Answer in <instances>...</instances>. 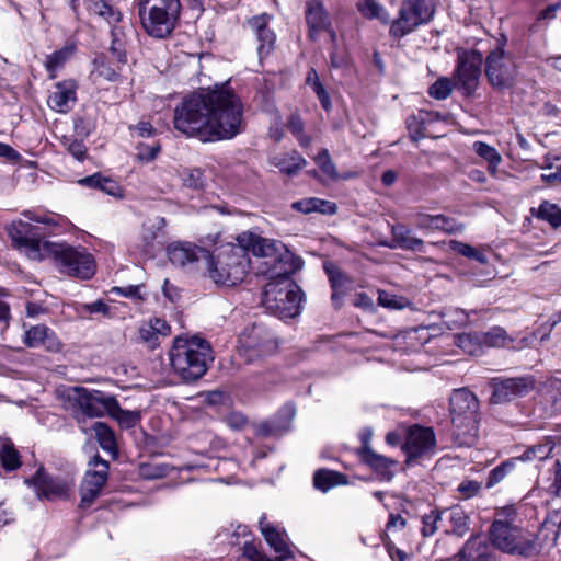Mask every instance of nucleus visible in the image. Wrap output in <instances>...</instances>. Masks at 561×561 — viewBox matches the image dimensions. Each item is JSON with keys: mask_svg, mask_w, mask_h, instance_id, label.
<instances>
[{"mask_svg": "<svg viewBox=\"0 0 561 561\" xmlns=\"http://www.w3.org/2000/svg\"><path fill=\"white\" fill-rule=\"evenodd\" d=\"M173 124L204 142L232 139L243 129V104L227 84L199 89L175 107Z\"/></svg>", "mask_w": 561, "mask_h": 561, "instance_id": "obj_1", "label": "nucleus"}, {"mask_svg": "<svg viewBox=\"0 0 561 561\" xmlns=\"http://www.w3.org/2000/svg\"><path fill=\"white\" fill-rule=\"evenodd\" d=\"M238 245L218 254L216 260L210 256V263H206L209 277L219 285L236 286L248 274L251 265L249 252L259 259H263V267L267 264L282 261L280 252L283 243L276 240L262 238L254 233L243 232L238 237Z\"/></svg>", "mask_w": 561, "mask_h": 561, "instance_id": "obj_2", "label": "nucleus"}, {"mask_svg": "<svg viewBox=\"0 0 561 561\" xmlns=\"http://www.w3.org/2000/svg\"><path fill=\"white\" fill-rule=\"evenodd\" d=\"M280 259L272 262L266 267L259 266V273L268 277L264 287L263 305L271 313L280 319L295 318L300 313L301 290L290 279L289 266L290 253L283 243Z\"/></svg>", "mask_w": 561, "mask_h": 561, "instance_id": "obj_3", "label": "nucleus"}, {"mask_svg": "<svg viewBox=\"0 0 561 561\" xmlns=\"http://www.w3.org/2000/svg\"><path fill=\"white\" fill-rule=\"evenodd\" d=\"M173 374L190 383L201 379L214 360L210 344L198 336H176L168 353Z\"/></svg>", "mask_w": 561, "mask_h": 561, "instance_id": "obj_4", "label": "nucleus"}, {"mask_svg": "<svg viewBox=\"0 0 561 561\" xmlns=\"http://www.w3.org/2000/svg\"><path fill=\"white\" fill-rule=\"evenodd\" d=\"M134 7L144 32L157 39L173 33L182 10L180 0H134Z\"/></svg>", "mask_w": 561, "mask_h": 561, "instance_id": "obj_5", "label": "nucleus"}, {"mask_svg": "<svg viewBox=\"0 0 561 561\" xmlns=\"http://www.w3.org/2000/svg\"><path fill=\"white\" fill-rule=\"evenodd\" d=\"M388 444L400 445L405 462L431 457L436 449V436L432 427L414 424L400 426L396 432L388 433Z\"/></svg>", "mask_w": 561, "mask_h": 561, "instance_id": "obj_6", "label": "nucleus"}, {"mask_svg": "<svg viewBox=\"0 0 561 561\" xmlns=\"http://www.w3.org/2000/svg\"><path fill=\"white\" fill-rule=\"evenodd\" d=\"M490 538L494 547L506 553L530 556L538 550V545L533 534L511 524L506 519H494L490 528Z\"/></svg>", "mask_w": 561, "mask_h": 561, "instance_id": "obj_7", "label": "nucleus"}, {"mask_svg": "<svg viewBox=\"0 0 561 561\" xmlns=\"http://www.w3.org/2000/svg\"><path fill=\"white\" fill-rule=\"evenodd\" d=\"M53 259L62 273L88 279L93 276L95 265L93 257L85 250L49 241L43 255V260Z\"/></svg>", "mask_w": 561, "mask_h": 561, "instance_id": "obj_8", "label": "nucleus"}, {"mask_svg": "<svg viewBox=\"0 0 561 561\" xmlns=\"http://www.w3.org/2000/svg\"><path fill=\"white\" fill-rule=\"evenodd\" d=\"M278 347L274 333L264 324L245 328L239 337V353L248 362L272 355Z\"/></svg>", "mask_w": 561, "mask_h": 561, "instance_id": "obj_9", "label": "nucleus"}, {"mask_svg": "<svg viewBox=\"0 0 561 561\" xmlns=\"http://www.w3.org/2000/svg\"><path fill=\"white\" fill-rule=\"evenodd\" d=\"M68 404L81 413L78 422L84 417H101L107 408L115 407V398L98 390H88L83 387H71L66 391Z\"/></svg>", "mask_w": 561, "mask_h": 561, "instance_id": "obj_10", "label": "nucleus"}, {"mask_svg": "<svg viewBox=\"0 0 561 561\" xmlns=\"http://www.w3.org/2000/svg\"><path fill=\"white\" fill-rule=\"evenodd\" d=\"M434 7L430 0H404L399 10V16L390 27L394 37H403L419 25L430 22Z\"/></svg>", "mask_w": 561, "mask_h": 561, "instance_id": "obj_11", "label": "nucleus"}, {"mask_svg": "<svg viewBox=\"0 0 561 561\" xmlns=\"http://www.w3.org/2000/svg\"><path fill=\"white\" fill-rule=\"evenodd\" d=\"M450 415L453 425L459 430V435L469 433L474 435L479 402L468 389L454 390L450 396Z\"/></svg>", "mask_w": 561, "mask_h": 561, "instance_id": "obj_12", "label": "nucleus"}, {"mask_svg": "<svg viewBox=\"0 0 561 561\" xmlns=\"http://www.w3.org/2000/svg\"><path fill=\"white\" fill-rule=\"evenodd\" d=\"M14 248L23 252L30 260L42 261L47 240L37 238L36 228L22 220L12 221L7 228Z\"/></svg>", "mask_w": 561, "mask_h": 561, "instance_id": "obj_13", "label": "nucleus"}, {"mask_svg": "<svg viewBox=\"0 0 561 561\" xmlns=\"http://www.w3.org/2000/svg\"><path fill=\"white\" fill-rule=\"evenodd\" d=\"M517 73L516 65L503 47L492 50L486 58L485 75L490 84L499 90L513 85Z\"/></svg>", "mask_w": 561, "mask_h": 561, "instance_id": "obj_14", "label": "nucleus"}, {"mask_svg": "<svg viewBox=\"0 0 561 561\" xmlns=\"http://www.w3.org/2000/svg\"><path fill=\"white\" fill-rule=\"evenodd\" d=\"M89 466L94 467V469H89L85 472L83 481L80 486V506L89 507L95 501V499L100 495L101 490L105 485L108 478V468L110 465L106 460L102 459L100 456H95L90 462Z\"/></svg>", "mask_w": 561, "mask_h": 561, "instance_id": "obj_15", "label": "nucleus"}, {"mask_svg": "<svg viewBox=\"0 0 561 561\" xmlns=\"http://www.w3.org/2000/svg\"><path fill=\"white\" fill-rule=\"evenodd\" d=\"M493 389L491 401L493 403H505L515 398L528 394L535 388V379L530 376L516 378H494L491 381Z\"/></svg>", "mask_w": 561, "mask_h": 561, "instance_id": "obj_16", "label": "nucleus"}, {"mask_svg": "<svg viewBox=\"0 0 561 561\" xmlns=\"http://www.w3.org/2000/svg\"><path fill=\"white\" fill-rule=\"evenodd\" d=\"M481 75V58L474 53H465L458 57L455 72V85L466 95L472 94L478 85Z\"/></svg>", "mask_w": 561, "mask_h": 561, "instance_id": "obj_17", "label": "nucleus"}, {"mask_svg": "<svg viewBox=\"0 0 561 561\" xmlns=\"http://www.w3.org/2000/svg\"><path fill=\"white\" fill-rule=\"evenodd\" d=\"M38 496L47 500L66 499L73 489L70 478L50 477L39 469L33 478Z\"/></svg>", "mask_w": 561, "mask_h": 561, "instance_id": "obj_18", "label": "nucleus"}, {"mask_svg": "<svg viewBox=\"0 0 561 561\" xmlns=\"http://www.w3.org/2000/svg\"><path fill=\"white\" fill-rule=\"evenodd\" d=\"M170 262L174 265L186 266L192 264L210 263V253L204 248L188 242H173L167 248Z\"/></svg>", "mask_w": 561, "mask_h": 561, "instance_id": "obj_19", "label": "nucleus"}, {"mask_svg": "<svg viewBox=\"0 0 561 561\" xmlns=\"http://www.w3.org/2000/svg\"><path fill=\"white\" fill-rule=\"evenodd\" d=\"M77 89L73 80L56 83L47 98L48 107L60 114L70 112L77 102Z\"/></svg>", "mask_w": 561, "mask_h": 561, "instance_id": "obj_20", "label": "nucleus"}, {"mask_svg": "<svg viewBox=\"0 0 561 561\" xmlns=\"http://www.w3.org/2000/svg\"><path fill=\"white\" fill-rule=\"evenodd\" d=\"M259 526L265 541L278 556L277 558L279 561L289 559L294 556L293 550L287 542V534L284 529L268 523L265 516L261 517Z\"/></svg>", "mask_w": 561, "mask_h": 561, "instance_id": "obj_21", "label": "nucleus"}, {"mask_svg": "<svg viewBox=\"0 0 561 561\" xmlns=\"http://www.w3.org/2000/svg\"><path fill=\"white\" fill-rule=\"evenodd\" d=\"M171 333V328L165 320L161 318H150L142 321L138 328L140 341L147 347L154 350L160 344V339Z\"/></svg>", "mask_w": 561, "mask_h": 561, "instance_id": "obj_22", "label": "nucleus"}, {"mask_svg": "<svg viewBox=\"0 0 561 561\" xmlns=\"http://www.w3.org/2000/svg\"><path fill=\"white\" fill-rule=\"evenodd\" d=\"M270 19L267 14H261L248 21L260 42L257 47L260 58L267 56L273 50L276 41L275 33L268 28Z\"/></svg>", "mask_w": 561, "mask_h": 561, "instance_id": "obj_23", "label": "nucleus"}, {"mask_svg": "<svg viewBox=\"0 0 561 561\" xmlns=\"http://www.w3.org/2000/svg\"><path fill=\"white\" fill-rule=\"evenodd\" d=\"M323 268L333 290L332 301L335 307H340L342 296L351 289L353 282L332 262H325Z\"/></svg>", "mask_w": 561, "mask_h": 561, "instance_id": "obj_24", "label": "nucleus"}, {"mask_svg": "<svg viewBox=\"0 0 561 561\" xmlns=\"http://www.w3.org/2000/svg\"><path fill=\"white\" fill-rule=\"evenodd\" d=\"M459 561H492V548L481 536H472L458 553Z\"/></svg>", "mask_w": 561, "mask_h": 561, "instance_id": "obj_25", "label": "nucleus"}, {"mask_svg": "<svg viewBox=\"0 0 561 561\" xmlns=\"http://www.w3.org/2000/svg\"><path fill=\"white\" fill-rule=\"evenodd\" d=\"M469 517L460 506L443 510V526L447 534L458 537L465 536L469 530Z\"/></svg>", "mask_w": 561, "mask_h": 561, "instance_id": "obj_26", "label": "nucleus"}, {"mask_svg": "<svg viewBox=\"0 0 561 561\" xmlns=\"http://www.w3.org/2000/svg\"><path fill=\"white\" fill-rule=\"evenodd\" d=\"M306 20L309 26L310 37L313 39L319 32L327 30L330 25L329 16L320 0H310L307 2Z\"/></svg>", "mask_w": 561, "mask_h": 561, "instance_id": "obj_27", "label": "nucleus"}, {"mask_svg": "<svg viewBox=\"0 0 561 561\" xmlns=\"http://www.w3.org/2000/svg\"><path fill=\"white\" fill-rule=\"evenodd\" d=\"M388 247L412 251H422L423 241L412 236L411 230L405 226L396 225L392 227V243H388Z\"/></svg>", "mask_w": 561, "mask_h": 561, "instance_id": "obj_28", "label": "nucleus"}, {"mask_svg": "<svg viewBox=\"0 0 561 561\" xmlns=\"http://www.w3.org/2000/svg\"><path fill=\"white\" fill-rule=\"evenodd\" d=\"M25 344L30 347L45 345L50 348L55 345V335L46 325H34L25 331Z\"/></svg>", "mask_w": 561, "mask_h": 561, "instance_id": "obj_29", "label": "nucleus"}, {"mask_svg": "<svg viewBox=\"0 0 561 561\" xmlns=\"http://www.w3.org/2000/svg\"><path fill=\"white\" fill-rule=\"evenodd\" d=\"M271 163L288 175L296 174L306 164V160L296 151L273 157Z\"/></svg>", "mask_w": 561, "mask_h": 561, "instance_id": "obj_30", "label": "nucleus"}, {"mask_svg": "<svg viewBox=\"0 0 561 561\" xmlns=\"http://www.w3.org/2000/svg\"><path fill=\"white\" fill-rule=\"evenodd\" d=\"M557 444V437L546 436L539 444L528 447L519 459L523 461L545 460L551 455Z\"/></svg>", "mask_w": 561, "mask_h": 561, "instance_id": "obj_31", "label": "nucleus"}, {"mask_svg": "<svg viewBox=\"0 0 561 561\" xmlns=\"http://www.w3.org/2000/svg\"><path fill=\"white\" fill-rule=\"evenodd\" d=\"M472 150L481 159L488 162V170L494 176L496 175L497 168L502 162V157L499 151L483 141H474L472 144Z\"/></svg>", "mask_w": 561, "mask_h": 561, "instance_id": "obj_32", "label": "nucleus"}, {"mask_svg": "<svg viewBox=\"0 0 561 561\" xmlns=\"http://www.w3.org/2000/svg\"><path fill=\"white\" fill-rule=\"evenodd\" d=\"M369 436L370 433L362 434L363 447L358 450V456L374 471L382 474L386 468V459L383 456L374 453L368 446Z\"/></svg>", "mask_w": 561, "mask_h": 561, "instance_id": "obj_33", "label": "nucleus"}, {"mask_svg": "<svg viewBox=\"0 0 561 561\" xmlns=\"http://www.w3.org/2000/svg\"><path fill=\"white\" fill-rule=\"evenodd\" d=\"M80 183L90 186L100 188L102 192L106 193L107 195L114 196V197H122V187L119 184L110 179L104 178L100 174H93L91 176H87L80 181Z\"/></svg>", "mask_w": 561, "mask_h": 561, "instance_id": "obj_34", "label": "nucleus"}, {"mask_svg": "<svg viewBox=\"0 0 561 561\" xmlns=\"http://www.w3.org/2000/svg\"><path fill=\"white\" fill-rule=\"evenodd\" d=\"M296 415V409L293 404H285L277 413L274 421L268 424V433L283 434L290 428L291 422Z\"/></svg>", "mask_w": 561, "mask_h": 561, "instance_id": "obj_35", "label": "nucleus"}, {"mask_svg": "<svg viewBox=\"0 0 561 561\" xmlns=\"http://www.w3.org/2000/svg\"><path fill=\"white\" fill-rule=\"evenodd\" d=\"M542 170L549 171L541 174V180L547 184L561 183V156L547 154L540 164Z\"/></svg>", "mask_w": 561, "mask_h": 561, "instance_id": "obj_36", "label": "nucleus"}, {"mask_svg": "<svg viewBox=\"0 0 561 561\" xmlns=\"http://www.w3.org/2000/svg\"><path fill=\"white\" fill-rule=\"evenodd\" d=\"M92 428L101 448L115 455L117 453V444L113 430L103 422H94Z\"/></svg>", "mask_w": 561, "mask_h": 561, "instance_id": "obj_37", "label": "nucleus"}, {"mask_svg": "<svg viewBox=\"0 0 561 561\" xmlns=\"http://www.w3.org/2000/svg\"><path fill=\"white\" fill-rule=\"evenodd\" d=\"M0 462L5 470H15L21 466L20 456L13 443L3 438L0 440Z\"/></svg>", "mask_w": 561, "mask_h": 561, "instance_id": "obj_38", "label": "nucleus"}, {"mask_svg": "<svg viewBox=\"0 0 561 561\" xmlns=\"http://www.w3.org/2000/svg\"><path fill=\"white\" fill-rule=\"evenodd\" d=\"M88 10L104 19L110 25L115 26L122 20L119 10L110 4V2H91L88 4Z\"/></svg>", "mask_w": 561, "mask_h": 561, "instance_id": "obj_39", "label": "nucleus"}, {"mask_svg": "<svg viewBox=\"0 0 561 561\" xmlns=\"http://www.w3.org/2000/svg\"><path fill=\"white\" fill-rule=\"evenodd\" d=\"M342 483H344V477L335 471L322 469L318 470L313 476L314 486L323 492Z\"/></svg>", "mask_w": 561, "mask_h": 561, "instance_id": "obj_40", "label": "nucleus"}, {"mask_svg": "<svg viewBox=\"0 0 561 561\" xmlns=\"http://www.w3.org/2000/svg\"><path fill=\"white\" fill-rule=\"evenodd\" d=\"M455 344L469 355H480L482 341L479 334L463 333L455 336Z\"/></svg>", "mask_w": 561, "mask_h": 561, "instance_id": "obj_41", "label": "nucleus"}, {"mask_svg": "<svg viewBox=\"0 0 561 561\" xmlns=\"http://www.w3.org/2000/svg\"><path fill=\"white\" fill-rule=\"evenodd\" d=\"M449 248L454 252H456L465 257L476 260L481 264L488 263L486 255L483 252H481L480 250L471 247L468 243H463V242L457 241V240H451V241H449Z\"/></svg>", "mask_w": 561, "mask_h": 561, "instance_id": "obj_42", "label": "nucleus"}, {"mask_svg": "<svg viewBox=\"0 0 561 561\" xmlns=\"http://www.w3.org/2000/svg\"><path fill=\"white\" fill-rule=\"evenodd\" d=\"M71 54L72 48L65 47L47 56L45 67L49 72L50 79H54L56 77V71L64 66V64L70 57Z\"/></svg>", "mask_w": 561, "mask_h": 561, "instance_id": "obj_43", "label": "nucleus"}, {"mask_svg": "<svg viewBox=\"0 0 561 561\" xmlns=\"http://www.w3.org/2000/svg\"><path fill=\"white\" fill-rule=\"evenodd\" d=\"M105 413H108L113 419H115L119 423L121 426L125 428L135 426L139 420V416L136 412L121 409L116 399L115 407L107 408Z\"/></svg>", "mask_w": 561, "mask_h": 561, "instance_id": "obj_44", "label": "nucleus"}, {"mask_svg": "<svg viewBox=\"0 0 561 561\" xmlns=\"http://www.w3.org/2000/svg\"><path fill=\"white\" fill-rule=\"evenodd\" d=\"M443 319L447 328L454 330L465 327L469 321V314L463 309L448 308L443 312Z\"/></svg>", "mask_w": 561, "mask_h": 561, "instance_id": "obj_45", "label": "nucleus"}, {"mask_svg": "<svg viewBox=\"0 0 561 561\" xmlns=\"http://www.w3.org/2000/svg\"><path fill=\"white\" fill-rule=\"evenodd\" d=\"M482 346L503 347L508 341L506 331L503 328L494 327L490 331L480 334Z\"/></svg>", "mask_w": 561, "mask_h": 561, "instance_id": "obj_46", "label": "nucleus"}, {"mask_svg": "<svg viewBox=\"0 0 561 561\" xmlns=\"http://www.w3.org/2000/svg\"><path fill=\"white\" fill-rule=\"evenodd\" d=\"M112 43H111V53L119 62H126V53H125V41L124 34L121 27L116 25L112 27L111 31Z\"/></svg>", "mask_w": 561, "mask_h": 561, "instance_id": "obj_47", "label": "nucleus"}, {"mask_svg": "<svg viewBox=\"0 0 561 561\" xmlns=\"http://www.w3.org/2000/svg\"><path fill=\"white\" fill-rule=\"evenodd\" d=\"M538 217L553 227L561 226V209L552 203L545 201L539 206Z\"/></svg>", "mask_w": 561, "mask_h": 561, "instance_id": "obj_48", "label": "nucleus"}, {"mask_svg": "<svg viewBox=\"0 0 561 561\" xmlns=\"http://www.w3.org/2000/svg\"><path fill=\"white\" fill-rule=\"evenodd\" d=\"M438 522L443 523V511L431 510L430 513L422 516L421 533L424 537H430L438 529Z\"/></svg>", "mask_w": 561, "mask_h": 561, "instance_id": "obj_49", "label": "nucleus"}, {"mask_svg": "<svg viewBox=\"0 0 561 561\" xmlns=\"http://www.w3.org/2000/svg\"><path fill=\"white\" fill-rule=\"evenodd\" d=\"M165 227V219L163 217L157 216L152 219L147 220L142 227V238L147 244L152 243V241L158 237V232L162 231Z\"/></svg>", "mask_w": 561, "mask_h": 561, "instance_id": "obj_50", "label": "nucleus"}, {"mask_svg": "<svg viewBox=\"0 0 561 561\" xmlns=\"http://www.w3.org/2000/svg\"><path fill=\"white\" fill-rule=\"evenodd\" d=\"M287 128L293 135L296 136L301 146L307 147L310 145L311 139L309 136L305 135L304 123L298 115L293 114L289 116L287 121Z\"/></svg>", "mask_w": 561, "mask_h": 561, "instance_id": "obj_51", "label": "nucleus"}, {"mask_svg": "<svg viewBox=\"0 0 561 561\" xmlns=\"http://www.w3.org/2000/svg\"><path fill=\"white\" fill-rule=\"evenodd\" d=\"M451 91V81L447 78H440L430 87L428 93L436 100H445L450 95Z\"/></svg>", "mask_w": 561, "mask_h": 561, "instance_id": "obj_52", "label": "nucleus"}, {"mask_svg": "<svg viewBox=\"0 0 561 561\" xmlns=\"http://www.w3.org/2000/svg\"><path fill=\"white\" fill-rule=\"evenodd\" d=\"M62 146L67 151L72 154L77 160L82 161L85 158L87 148L81 140L72 137H64Z\"/></svg>", "mask_w": 561, "mask_h": 561, "instance_id": "obj_53", "label": "nucleus"}, {"mask_svg": "<svg viewBox=\"0 0 561 561\" xmlns=\"http://www.w3.org/2000/svg\"><path fill=\"white\" fill-rule=\"evenodd\" d=\"M438 230L449 234L461 233L465 230V225L451 217L438 215Z\"/></svg>", "mask_w": 561, "mask_h": 561, "instance_id": "obj_54", "label": "nucleus"}, {"mask_svg": "<svg viewBox=\"0 0 561 561\" xmlns=\"http://www.w3.org/2000/svg\"><path fill=\"white\" fill-rule=\"evenodd\" d=\"M160 151V146L158 144L146 145L139 144L137 146V158L141 162H150L156 159Z\"/></svg>", "mask_w": 561, "mask_h": 561, "instance_id": "obj_55", "label": "nucleus"}, {"mask_svg": "<svg viewBox=\"0 0 561 561\" xmlns=\"http://www.w3.org/2000/svg\"><path fill=\"white\" fill-rule=\"evenodd\" d=\"M414 224L423 230H438V215L417 214Z\"/></svg>", "mask_w": 561, "mask_h": 561, "instance_id": "obj_56", "label": "nucleus"}, {"mask_svg": "<svg viewBox=\"0 0 561 561\" xmlns=\"http://www.w3.org/2000/svg\"><path fill=\"white\" fill-rule=\"evenodd\" d=\"M512 467H513L512 462H504V463L495 467L494 469H492L489 474L486 486L492 488L493 485L501 482L507 474L508 470L512 469Z\"/></svg>", "mask_w": 561, "mask_h": 561, "instance_id": "obj_57", "label": "nucleus"}, {"mask_svg": "<svg viewBox=\"0 0 561 561\" xmlns=\"http://www.w3.org/2000/svg\"><path fill=\"white\" fill-rule=\"evenodd\" d=\"M82 312L101 313L104 317L111 318L113 316L112 307L102 300H96L91 304H85L81 307Z\"/></svg>", "mask_w": 561, "mask_h": 561, "instance_id": "obj_58", "label": "nucleus"}, {"mask_svg": "<svg viewBox=\"0 0 561 561\" xmlns=\"http://www.w3.org/2000/svg\"><path fill=\"white\" fill-rule=\"evenodd\" d=\"M317 164L320 169L329 176L334 178L336 175L335 167L327 150H322L316 158Z\"/></svg>", "mask_w": 561, "mask_h": 561, "instance_id": "obj_59", "label": "nucleus"}, {"mask_svg": "<svg viewBox=\"0 0 561 561\" xmlns=\"http://www.w3.org/2000/svg\"><path fill=\"white\" fill-rule=\"evenodd\" d=\"M358 10L367 18H379L382 7L375 0H363L358 3Z\"/></svg>", "mask_w": 561, "mask_h": 561, "instance_id": "obj_60", "label": "nucleus"}, {"mask_svg": "<svg viewBox=\"0 0 561 561\" xmlns=\"http://www.w3.org/2000/svg\"><path fill=\"white\" fill-rule=\"evenodd\" d=\"M293 207L305 214L318 211V198H306L299 202H295Z\"/></svg>", "mask_w": 561, "mask_h": 561, "instance_id": "obj_61", "label": "nucleus"}, {"mask_svg": "<svg viewBox=\"0 0 561 561\" xmlns=\"http://www.w3.org/2000/svg\"><path fill=\"white\" fill-rule=\"evenodd\" d=\"M480 490V483L477 481L467 480L459 484L458 491L466 497H472Z\"/></svg>", "mask_w": 561, "mask_h": 561, "instance_id": "obj_62", "label": "nucleus"}, {"mask_svg": "<svg viewBox=\"0 0 561 561\" xmlns=\"http://www.w3.org/2000/svg\"><path fill=\"white\" fill-rule=\"evenodd\" d=\"M248 420L245 415L240 412H231L226 417V423L232 430H241L247 424Z\"/></svg>", "mask_w": 561, "mask_h": 561, "instance_id": "obj_63", "label": "nucleus"}, {"mask_svg": "<svg viewBox=\"0 0 561 561\" xmlns=\"http://www.w3.org/2000/svg\"><path fill=\"white\" fill-rule=\"evenodd\" d=\"M388 556L392 561H408L411 557L404 550L393 547L388 542Z\"/></svg>", "mask_w": 561, "mask_h": 561, "instance_id": "obj_64", "label": "nucleus"}]
</instances>
